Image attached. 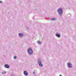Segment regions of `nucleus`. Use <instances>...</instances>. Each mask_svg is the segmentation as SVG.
<instances>
[{
    "label": "nucleus",
    "instance_id": "nucleus-1",
    "mask_svg": "<svg viewBox=\"0 0 76 76\" xmlns=\"http://www.w3.org/2000/svg\"><path fill=\"white\" fill-rule=\"evenodd\" d=\"M37 63L40 67H43V65L42 64V61L40 58H39L37 61Z\"/></svg>",
    "mask_w": 76,
    "mask_h": 76
},
{
    "label": "nucleus",
    "instance_id": "nucleus-2",
    "mask_svg": "<svg viewBox=\"0 0 76 76\" xmlns=\"http://www.w3.org/2000/svg\"><path fill=\"white\" fill-rule=\"evenodd\" d=\"M27 53L29 55H31L33 54V50L31 48L28 49Z\"/></svg>",
    "mask_w": 76,
    "mask_h": 76
},
{
    "label": "nucleus",
    "instance_id": "nucleus-3",
    "mask_svg": "<svg viewBox=\"0 0 76 76\" xmlns=\"http://www.w3.org/2000/svg\"><path fill=\"white\" fill-rule=\"evenodd\" d=\"M57 11L59 15H61L63 13V10L62 9L59 8L57 10Z\"/></svg>",
    "mask_w": 76,
    "mask_h": 76
},
{
    "label": "nucleus",
    "instance_id": "nucleus-4",
    "mask_svg": "<svg viewBox=\"0 0 76 76\" xmlns=\"http://www.w3.org/2000/svg\"><path fill=\"white\" fill-rule=\"evenodd\" d=\"M67 65L68 67H69V68H71V67H73L72 64L70 63H68L67 64Z\"/></svg>",
    "mask_w": 76,
    "mask_h": 76
},
{
    "label": "nucleus",
    "instance_id": "nucleus-5",
    "mask_svg": "<svg viewBox=\"0 0 76 76\" xmlns=\"http://www.w3.org/2000/svg\"><path fill=\"white\" fill-rule=\"evenodd\" d=\"M24 75L26 76H27L28 75V73L26 71H24L23 72Z\"/></svg>",
    "mask_w": 76,
    "mask_h": 76
},
{
    "label": "nucleus",
    "instance_id": "nucleus-6",
    "mask_svg": "<svg viewBox=\"0 0 76 76\" xmlns=\"http://www.w3.org/2000/svg\"><path fill=\"white\" fill-rule=\"evenodd\" d=\"M4 66L5 68H7V69H9L10 67V66L7 64H5L4 65Z\"/></svg>",
    "mask_w": 76,
    "mask_h": 76
},
{
    "label": "nucleus",
    "instance_id": "nucleus-7",
    "mask_svg": "<svg viewBox=\"0 0 76 76\" xmlns=\"http://www.w3.org/2000/svg\"><path fill=\"white\" fill-rule=\"evenodd\" d=\"M50 20L51 21H55L56 20V18H50Z\"/></svg>",
    "mask_w": 76,
    "mask_h": 76
},
{
    "label": "nucleus",
    "instance_id": "nucleus-8",
    "mask_svg": "<svg viewBox=\"0 0 76 76\" xmlns=\"http://www.w3.org/2000/svg\"><path fill=\"white\" fill-rule=\"evenodd\" d=\"M18 36H19L20 37H23V34L22 33H19L18 34Z\"/></svg>",
    "mask_w": 76,
    "mask_h": 76
},
{
    "label": "nucleus",
    "instance_id": "nucleus-9",
    "mask_svg": "<svg viewBox=\"0 0 76 76\" xmlns=\"http://www.w3.org/2000/svg\"><path fill=\"white\" fill-rule=\"evenodd\" d=\"M56 37H58V38H60L61 36L59 34L57 33L56 34Z\"/></svg>",
    "mask_w": 76,
    "mask_h": 76
},
{
    "label": "nucleus",
    "instance_id": "nucleus-10",
    "mask_svg": "<svg viewBox=\"0 0 76 76\" xmlns=\"http://www.w3.org/2000/svg\"><path fill=\"white\" fill-rule=\"evenodd\" d=\"M37 43L39 45L41 44V43H42V42H40V41H38L37 42Z\"/></svg>",
    "mask_w": 76,
    "mask_h": 76
},
{
    "label": "nucleus",
    "instance_id": "nucleus-11",
    "mask_svg": "<svg viewBox=\"0 0 76 76\" xmlns=\"http://www.w3.org/2000/svg\"><path fill=\"white\" fill-rule=\"evenodd\" d=\"M6 73V71H4V72H2V74L3 75L4 74V73Z\"/></svg>",
    "mask_w": 76,
    "mask_h": 76
},
{
    "label": "nucleus",
    "instance_id": "nucleus-12",
    "mask_svg": "<svg viewBox=\"0 0 76 76\" xmlns=\"http://www.w3.org/2000/svg\"><path fill=\"white\" fill-rule=\"evenodd\" d=\"M16 58H17V57L16 56H14V59H16Z\"/></svg>",
    "mask_w": 76,
    "mask_h": 76
},
{
    "label": "nucleus",
    "instance_id": "nucleus-13",
    "mask_svg": "<svg viewBox=\"0 0 76 76\" xmlns=\"http://www.w3.org/2000/svg\"><path fill=\"white\" fill-rule=\"evenodd\" d=\"M3 3V2L2 1H0V3Z\"/></svg>",
    "mask_w": 76,
    "mask_h": 76
},
{
    "label": "nucleus",
    "instance_id": "nucleus-14",
    "mask_svg": "<svg viewBox=\"0 0 76 76\" xmlns=\"http://www.w3.org/2000/svg\"><path fill=\"white\" fill-rule=\"evenodd\" d=\"M11 76H16L15 75H11Z\"/></svg>",
    "mask_w": 76,
    "mask_h": 76
},
{
    "label": "nucleus",
    "instance_id": "nucleus-15",
    "mask_svg": "<svg viewBox=\"0 0 76 76\" xmlns=\"http://www.w3.org/2000/svg\"><path fill=\"white\" fill-rule=\"evenodd\" d=\"M33 74H35V72H33Z\"/></svg>",
    "mask_w": 76,
    "mask_h": 76
},
{
    "label": "nucleus",
    "instance_id": "nucleus-16",
    "mask_svg": "<svg viewBox=\"0 0 76 76\" xmlns=\"http://www.w3.org/2000/svg\"><path fill=\"white\" fill-rule=\"evenodd\" d=\"M59 76H61V75H60Z\"/></svg>",
    "mask_w": 76,
    "mask_h": 76
},
{
    "label": "nucleus",
    "instance_id": "nucleus-17",
    "mask_svg": "<svg viewBox=\"0 0 76 76\" xmlns=\"http://www.w3.org/2000/svg\"><path fill=\"white\" fill-rule=\"evenodd\" d=\"M27 29H29V28H27Z\"/></svg>",
    "mask_w": 76,
    "mask_h": 76
}]
</instances>
